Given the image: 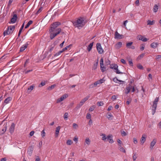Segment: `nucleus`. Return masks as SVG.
<instances>
[{
    "label": "nucleus",
    "mask_w": 161,
    "mask_h": 161,
    "mask_svg": "<svg viewBox=\"0 0 161 161\" xmlns=\"http://www.w3.org/2000/svg\"><path fill=\"white\" fill-rule=\"evenodd\" d=\"M117 142L118 143V145L119 146V147H122V146L123 144L122 142L119 139H118L117 140Z\"/></svg>",
    "instance_id": "nucleus-34"
},
{
    "label": "nucleus",
    "mask_w": 161,
    "mask_h": 161,
    "mask_svg": "<svg viewBox=\"0 0 161 161\" xmlns=\"http://www.w3.org/2000/svg\"><path fill=\"white\" fill-rule=\"evenodd\" d=\"M119 150L123 153H125L126 152L125 149L122 147H119Z\"/></svg>",
    "instance_id": "nucleus-50"
},
{
    "label": "nucleus",
    "mask_w": 161,
    "mask_h": 161,
    "mask_svg": "<svg viewBox=\"0 0 161 161\" xmlns=\"http://www.w3.org/2000/svg\"><path fill=\"white\" fill-rule=\"evenodd\" d=\"M121 134L122 135V136H126L127 135L126 132L124 131H121Z\"/></svg>",
    "instance_id": "nucleus-62"
},
{
    "label": "nucleus",
    "mask_w": 161,
    "mask_h": 161,
    "mask_svg": "<svg viewBox=\"0 0 161 161\" xmlns=\"http://www.w3.org/2000/svg\"><path fill=\"white\" fill-rule=\"evenodd\" d=\"M17 18V15L16 14H14L11 19L10 21L9 22V23H14L15 22Z\"/></svg>",
    "instance_id": "nucleus-6"
},
{
    "label": "nucleus",
    "mask_w": 161,
    "mask_h": 161,
    "mask_svg": "<svg viewBox=\"0 0 161 161\" xmlns=\"http://www.w3.org/2000/svg\"><path fill=\"white\" fill-rule=\"evenodd\" d=\"M27 43L25 44L24 45H23V46L20 47L19 52H22L27 47Z\"/></svg>",
    "instance_id": "nucleus-14"
},
{
    "label": "nucleus",
    "mask_w": 161,
    "mask_h": 161,
    "mask_svg": "<svg viewBox=\"0 0 161 161\" xmlns=\"http://www.w3.org/2000/svg\"><path fill=\"white\" fill-rule=\"evenodd\" d=\"M141 40L143 42H145L147 41L148 39H147L144 36H143V38H141Z\"/></svg>",
    "instance_id": "nucleus-52"
},
{
    "label": "nucleus",
    "mask_w": 161,
    "mask_h": 161,
    "mask_svg": "<svg viewBox=\"0 0 161 161\" xmlns=\"http://www.w3.org/2000/svg\"><path fill=\"white\" fill-rule=\"evenodd\" d=\"M59 42V40L57 39L53 43V44L52 45L54 46H55Z\"/></svg>",
    "instance_id": "nucleus-46"
},
{
    "label": "nucleus",
    "mask_w": 161,
    "mask_h": 161,
    "mask_svg": "<svg viewBox=\"0 0 161 161\" xmlns=\"http://www.w3.org/2000/svg\"><path fill=\"white\" fill-rule=\"evenodd\" d=\"M15 124L14 123H12L9 129V132L11 134L13 133L14 132L15 128Z\"/></svg>",
    "instance_id": "nucleus-9"
},
{
    "label": "nucleus",
    "mask_w": 161,
    "mask_h": 161,
    "mask_svg": "<svg viewBox=\"0 0 161 161\" xmlns=\"http://www.w3.org/2000/svg\"><path fill=\"white\" fill-rule=\"evenodd\" d=\"M68 114L67 113H65L64 116V119L65 120H67L68 117Z\"/></svg>",
    "instance_id": "nucleus-49"
},
{
    "label": "nucleus",
    "mask_w": 161,
    "mask_h": 161,
    "mask_svg": "<svg viewBox=\"0 0 161 161\" xmlns=\"http://www.w3.org/2000/svg\"><path fill=\"white\" fill-rule=\"evenodd\" d=\"M105 81V80L104 79V78H103L102 79H101L97 81L98 82V84H101L103 83Z\"/></svg>",
    "instance_id": "nucleus-40"
},
{
    "label": "nucleus",
    "mask_w": 161,
    "mask_h": 161,
    "mask_svg": "<svg viewBox=\"0 0 161 161\" xmlns=\"http://www.w3.org/2000/svg\"><path fill=\"white\" fill-rule=\"evenodd\" d=\"M131 89H132V90H131L132 92H134L135 90H137V92H138V89L136 87V89H135V86H132L131 85Z\"/></svg>",
    "instance_id": "nucleus-37"
},
{
    "label": "nucleus",
    "mask_w": 161,
    "mask_h": 161,
    "mask_svg": "<svg viewBox=\"0 0 161 161\" xmlns=\"http://www.w3.org/2000/svg\"><path fill=\"white\" fill-rule=\"evenodd\" d=\"M96 47L99 53L102 54L103 53V50L101 47L100 43H98L97 44Z\"/></svg>",
    "instance_id": "nucleus-4"
},
{
    "label": "nucleus",
    "mask_w": 161,
    "mask_h": 161,
    "mask_svg": "<svg viewBox=\"0 0 161 161\" xmlns=\"http://www.w3.org/2000/svg\"><path fill=\"white\" fill-rule=\"evenodd\" d=\"M56 86V85L55 84L52 85L51 86H49L47 88V89L48 90H51L53 89Z\"/></svg>",
    "instance_id": "nucleus-41"
},
{
    "label": "nucleus",
    "mask_w": 161,
    "mask_h": 161,
    "mask_svg": "<svg viewBox=\"0 0 161 161\" xmlns=\"http://www.w3.org/2000/svg\"><path fill=\"white\" fill-rule=\"evenodd\" d=\"M108 114L107 116L108 119L110 120H112L113 118V116L111 115L110 113H108Z\"/></svg>",
    "instance_id": "nucleus-38"
},
{
    "label": "nucleus",
    "mask_w": 161,
    "mask_h": 161,
    "mask_svg": "<svg viewBox=\"0 0 161 161\" xmlns=\"http://www.w3.org/2000/svg\"><path fill=\"white\" fill-rule=\"evenodd\" d=\"M29 59H27L25 63L24 64V67L25 68L27 64L29 62Z\"/></svg>",
    "instance_id": "nucleus-59"
},
{
    "label": "nucleus",
    "mask_w": 161,
    "mask_h": 161,
    "mask_svg": "<svg viewBox=\"0 0 161 161\" xmlns=\"http://www.w3.org/2000/svg\"><path fill=\"white\" fill-rule=\"evenodd\" d=\"M33 23V21L32 20H30L28 22V23H27V24L26 25L25 27V29H26L27 28H28L29 26L31 25V24Z\"/></svg>",
    "instance_id": "nucleus-32"
},
{
    "label": "nucleus",
    "mask_w": 161,
    "mask_h": 161,
    "mask_svg": "<svg viewBox=\"0 0 161 161\" xmlns=\"http://www.w3.org/2000/svg\"><path fill=\"white\" fill-rule=\"evenodd\" d=\"M98 59H97V62L93 64L92 67V69L95 70L97 69L98 63Z\"/></svg>",
    "instance_id": "nucleus-31"
},
{
    "label": "nucleus",
    "mask_w": 161,
    "mask_h": 161,
    "mask_svg": "<svg viewBox=\"0 0 161 161\" xmlns=\"http://www.w3.org/2000/svg\"><path fill=\"white\" fill-rule=\"evenodd\" d=\"M135 3L136 4V5L137 6H139V0H136L135 2Z\"/></svg>",
    "instance_id": "nucleus-64"
},
{
    "label": "nucleus",
    "mask_w": 161,
    "mask_h": 161,
    "mask_svg": "<svg viewBox=\"0 0 161 161\" xmlns=\"http://www.w3.org/2000/svg\"><path fill=\"white\" fill-rule=\"evenodd\" d=\"M41 136L43 138L45 136V133L44 130H42L41 132Z\"/></svg>",
    "instance_id": "nucleus-55"
},
{
    "label": "nucleus",
    "mask_w": 161,
    "mask_h": 161,
    "mask_svg": "<svg viewBox=\"0 0 161 161\" xmlns=\"http://www.w3.org/2000/svg\"><path fill=\"white\" fill-rule=\"evenodd\" d=\"M9 28H7V29L3 33V35L4 36H5L6 35H8L10 34V32H9Z\"/></svg>",
    "instance_id": "nucleus-21"
},
{
    "label": "nucleus",
    "mask_w": 161,
    "mask_h": 161,
    "mask_svg": "<svg viewBox=\"0 0 161 161\" xmlns=\"http://www.w3.org/2000/svg\"><path fill=\"white\" fill-rule=\"evenodd\" d=\"M103 104H104L103 103L101 102H98L97 103V105L98 106H102L103 105Z\"/></svg>",
    "instance_id": "nucleus-51"
},
{
    "label": "nucleus",
    "mask_w": 161,
    "mask_h": 161,
    "mask_svg": "<svg viewBox=\"0 0 161 161\" xmlns=\"http://www.w3.org/2000/svg\"><path fill=\"white\" fill-rule=\"evenodd\" d=\"M61 31V29L59 28L57 31H49L50 34V37L51 40H53L55 36L60 33Z\"/></svg>",
    "instance_id": "nucleus-2"
},
{
    "label": "nucleus",
    "mask_w": 161,
    "mask_h": 161,
    "mask_svg": "<svg viewBox=\"0 0 161 161\" xmlns=\"http://www.w3.org/2000/svg\"><path fill=\"white\" fill-rule=\"evenodd\" d=\"M114 38L115 39H121L124 38V36L119 34L117 31H116L115 32Z\"/></svg>",
    "instance_id": "nucleus-5"
},
{
    "label": "nucleus",
    "mask_w": 161,
    "mask_h": 161,
    "mask_svg": "<svg viewBox=\"0 0 161 161\" xmlns=\"http://www.w3.org/2000/svg\"><path fill=\"white\" fill-rule=\"evenodd\" d=\"M89 97V96H87L85 98L81 101L80 102V103L83 105V103L88 99Z\"/></svg>",
    "instance_id": "nucleus-19"
},
{
    "label": "nucleus",
    "mask_w": 161,
    "mask_h": 161,
    "mask_svg": "<svg viewBox=\"0 0 161 161\" xmlns=\"http://www.w3.org/2000/svg\"><path fill=\"white\" fill-rule=\"evenodd\" d=\"M24 25H25V22H24L23 24L22 25V26L20 28V29L19 30V33H18V37H19L20 35V34L21 33V32H22V30L23 29L24 27Z\"/></svg>",
    "instance_id": "nucleus-18"
},
{
    "label": "nucleus",
    "mask_w": 161,
    "mask_h": 161,
    "mask_svg": "<svg viewBox=\"0 0 161 161\" xmlns=\"http://www.w3.org/2000/svg\"><path fill=\"white\" fill-rule=\"evenodd\" d=\"M102 136H103L102 138V140L103 141H106L107 138L106 137L105 135L103 134H102Z\"/></svg>",
    "instance_id": "nucleus-48"
},
{
    "label": "nucleus",
    "mask_w": 161,
    "mask_h": 161,
    "mask_svg": "<svg viewBox=\"0 0 161 161\" xmlns=\"http://www.w3.org/2000/svg\"><path fill=\"white\" fill-rule=\"evenodd\" d=\"M47 82V81H42L41 83L39 85L38 87H42L45 85V84Z\"/></svg>",
    "instance_id": "nucleus-22"
},
{
    "label": "nucleus",
    "mask_w": 161,
    "mask_h": 161,
    "mask_svg": "<svg viewBox=\"0 0 161 161\" xmlns=\"http://www.w3.org/2000/svg\"><path fill=\"white\" fill-rule=\"evenodd\" d=\"M137 67L138 69H143V67L140 64H138L137 65Z\"/></svg>",
    "instance_id": "nucleus-42"
},
{
    "label": "nucleus",
    "mask_w": 161,
    "mask_h": 161,
    "mask_svg": "<svg viewBox=\"0 0 161 161\" xmlns=\"http://www.w3.org/2000/svg\"><path fill=\"white\" fill-rule=\"evenodd\" d=\"M145 53H143L140 54L138 57L137 59H140L141 58H143L145 55Z\"/></svg>",
    "instance_id": "nucleus-44"
},
{
    "label": "nucleus",
    "mask_w": 161,
    "mask_h": 161,
    "mask_svg": "<svg viewBox=\"0 0 161 161\" xmlns=\"http://www.w3.org/2000/svg\"><path fill=\"white\" fill-rule=\"evenodd\" d=\"M1 92H2L3 94L0 97V102L1 101L3 100V98L5 97L7 93L6 92L4 91H2L1 90Z\"/></svg>",
    "instance_id": "nucleus-12"
},
{
    "label": "nucleus",
    "mask_w": 161,
    "mask_h": 161,
    "mask_svg": "<svg viewBox=\"0 0 161 161\" xmlns=\"http://www.w3.org/2000/svg\"><path fill=\"white\" fill-rule=\"evenodd\" d=\"M61 23L60 22H56L52 24L50 27L49 31H57L59 28H57L58 26L60 25Z\"/></svg>",
    "instance_id": "nucleus-3"
},
{
    "label": "nucleus",
    "mask_w": 161,
    "mask_h": 161,
    "mask_svg": "<svg viewBox=\"0 0 161 161\" xmlns=\"http://www.w3.org/2000/svg\"><path fill=\"white\" fill-rule=\"evenodd\" d=\"M112 137H113V136H112V135H109L107 137V140L108 141L110 139H111V138H112Z\"/></svg>",
    "instance_id": "nucleus-63"
},
{
    "label": "nucleus",
    "mask_w": 161,
    "mask_h": 161,
    "mask_svg": "<svg viewBox=\"0 0 161 161\" xmlns=\"http://www.w3.org/2000/svg\"><path fill=\"white\" fill-rule=\"evenodd\" d=\"M158 9V6L157 4H155L153 8V11L154 12H157Z\"/></svg>",
    "instance_id": "nucleus-26"
},
{
    "label": "nucleus",
    "mask_w": 161,
    "mask_h": 161,
    "mask_svg": "<svg viewBox=\"0 0 161 161\" xmlns=\"http://www.w3.org/2000/svg\"><path fill=\"white\" fill-rule=\"evenodd\" d=\"M118 65L115 64H110V68L114 69Z\"/></svg>",
    "instance_id": "nucleus-30"
},
{
    "label": "nucleus",
    "mask_w": 161,
    "mask_h": 161,
    "mask_svg": "<svg viewBox=\"0 0 161 161\" xmlns=\"http://www.w3.org/2000/svg\"><path fill=\"white\" fill-rule=\"evenodd\" d=\"M131 84H129L128 86H126L125 88V90L128 91L130 92L131 89Z\"/></svg>",
    "instance_id": "nucleus-33"
},
{
    "label": "nucleus",
    "mask_w": 161,
    "mask_h": 161,
    "mask_svg": "<svg viewBox=\"0 0 161 161\" xmlns=\"http://www.w3.org/2000/svg\"><path fill=\"white\" fill-rule=\"evenodd\" d=\"M105 64L107 65H110V64H111L110 61V60L109 59H107L106 60H105Z\"/></svg>",
    "instance_id": "nucleus-45"
},
{
    "label": "nucleus",
    "mask_w": 161,
    "mask_h": 161,
    "mask_svg": "<svg viewBox=\"0 0 161 161\" xmlns=\"http://www.w3.org/2000/svg\"><path fill=\"white\" fill-rule=\"evenodd\" d=\"M12 98L10 97H7V98H6L4 101V103H5L6 104L8 103L11 100Z\"/></svg>",
    "instance_id": "nucleus-23"
},
{
    "label": "nucleus",
    "mask_w": 161,
    "mask_h": 161,
    "mask_svg": "<svg viewBox=\"0 0 161 161\" xmlns=\"http://www.w3.org/2000/svg\"><path fill=\"white\" fill-rule=\"evenodd\" d=\"M7 125H4L3 127L1 129H0V135L2 136L3 134L4 133L6 130L7 129Z\"/></svg>",
    "instance_id": "nucleus-7"
},
{
    "label": "nucleus",
    "mask_w": 161,
    "mask_h": 161,
    "mask_svg": "<svg viewBox=\"0 0 161 161\" xmlns=\"http://www.w3.org/2000/svg\"><path fill=\"white\" fill-rule=\"evenodd\" d=\"M55 46H53V45H52L51 46L50 48L49 49V52H51L53 51L54 47Z\"/></svg>",
    "instance_id": "nucleus-58"
},
{
    "label": "nucleus",
    "mask_w": 161,
    "mask_h": 161,
    "mask_svg": "<svg viewBox=\"0 0 161 161\" xmlns=\"http://www.w3.org/2000/svg\"><path fill=\"white\" fill-rule=\"evenodd\" d=\"M34 87V86L33 85L29 87L28 88L27 90H30V92H31L32 90H33Z\"/></svg>",
    "instance_id": "nucleus-53"
},
{
    "label": "nucleus",
    "mask_w": 161,
    "mask_h": 161,
    "mask_svg": "<svg viewBox=\"0 0 161 161\" xmlns=\"http://www.w3.org/2000/svg\"><path fill=\"white\" fill-rule=\"evenodd\" d=\"M60 129V126H58L56 127L55 134V136L57 137L58 136Z\"/></svg>",
    "instance_id": "nucleus-15"
},
{
    "label": "nucleus",
    "mask_w": 161,
    "mask_h": 161,
    "mask_svg": "<svg viewBox=\"0 0 161 161\" xmlns=\"http://www.w3.org/2000/svg\"><path fill=\"white\" fill-rule=\"evenodd\" d=\"M147 137V136L145 134L142 135V137L141 138L140 141L141 142V144L143 145L146 141V138Z\"/></svg>",
    "instance_id": "nucleus-10"
},
{
    "label": "nucleus",
    "mask_w": 161,
    "mask_h": 161,
    "mask_svg": "<svg viewBox=\"0 0 161 161\" xmlns=\"http://www.w3.org/2000/svg\"><path fill=\"white\" fill-rule=\"evenodd\" d=\"M100 69L102 72H103L106 70V68L104 66H100Z\"/></svg>",
    "instance_id": "nucleus-43"
},
{
    "label": "nucleus",
    "mask_w": 161,
    "mask_h": 161,
    "mask_svg": "<svg viewBox=\"0 0 161 161\" xmlns=\"http://www.w3.org/2000/svg\"><path fill=\"white\" fill-rule=\"evenodd\" d=\"M100 66L103 65V58H102L100 61Z\"/></svg>",
    "instance_id": "nucleus-60"
},
{
    "label": "nucleus",
    "mask_w": 161,
    "mask_h": 161,
    "mask_svg": "<svg viewBox=\"0 0 161 161\" xmlns=\"http://www.w3.org/2000/svg\"><path fill=\"white\" fill-rule=\"evenodd\" d=\"M118 65L117 67L114 69V71L117 74H124L126 75V74L125 73H123L121 72L118 69Z\"/></svg>",
    "instance_id": "nucleus-13"
},
{
    "label": "nucleus",
    "mask_w": 161,
    "mask_h": 161,
    "mask_svg": "<svg viewBox=\"0 0 161 161\" xmlns=\"http://www.w3.org/2000/svg\"><path fill=\"white\" fill-rule=\"evenodd\" d=\"M158 45L157 43L153 42L151 44V47L153 48H155Z\"/></svg>",
    "instance_id": "nucleus-24"
},
{
    "label": "nucleus",
    "mask_w": 161,
    "mask_h": 161,
    "mask_svg": "<svg viewBox=\"0 0 161 161\" xmlns=\"http://www.w3.org/2000/svg\"><path fill=\"white\" fill-rule=\"evenodd\" d=\"M64 100V97H62H62L60 98H58L57 100V103H60L61 102L63 101Z\"/></svg>",
    "instance_id": "nucleus-39"
},
{
    "label": "nucleus",
    "mask_w": 161,
    "mask_h": 161,
    "mask_svg": "<svg viewBox=\"0 0 161 161\" xmlns=\"http://www.w3.org/2000/svg\"><path fill=\"white\" fill-rule=\"evenodd\" d=\"M156 143V140L155 139H153L150 143V148L151 149H152L153 148V147Z\"/></svg>",
    "instance_id": "nucleus-11"
},
{
    "label": "nucleus",
    "mask_w": 161,
    "mask_h": 161,
    "mask_svg": "<svg viewBox=\"0 0 161 161\" xmlns=\"http://www.w3.org/2000/svg\"><path fill=\"white\" fill-rule=\"evenodd\" d=\"M87 22L86 20L84 18L81 17H80L75 21H72L74 26L79 29H81Z\"/></svg>",
    "instance_id": "nucleus-1"
},
{
    "label": "nucleus",
    "mask_w": 161,
    "mask_h": 161,
    "mask_svg": "<svg viewBox=\"0 0 161 161\" xmlns=\"http://www.w3.org/2000/svg\"><path fill=\"white\" fill-rule=\"evenodd\" d=\"M86 118L87 119H91V115L90 113H88L87 114Z\"/></svg>",
    "instance_id": "nucleus-57"
},
{
    "label": "nucleus",
    "mask_w": 161,
    "mask_h": 161,
    "mask_svg": "<svg viewBox=\"0 0 161 161\" xmlns=\"http://www.w3.org/2000/svg\"><path fill=\"white\" fill-rule=\"evenodd\" d=\"M98 84V82L96 81L94 83L91 84V85H90V87L91 88H93L94 87L96 86H97V84Z\"/></svg>",
    "instance_id": "nucleus-28"
},
{
    "label": "nucleus",
    "mask_w": 161,
    "mask_h": 161,
    "mask_svg": "<svg viewBox=\"0 0 161 161\" xmlns=\"http://www.w3.org/2000/svg\"><path fill=\"white\" fill-rule=\"evenodd\" d=\"M158 97H156L153 103H155L156 104H157L158 102Z\"/></svg>",
    "instance_id": "nucleus-61"
},
{
    "label": "nucleus",
    "mask_w": 161,
    "mask_h": 161,
    "mask_svg": "<svg viewBox=\"0 0 161 161\" xmlns=\"http://www.w3.org/2000/svg\"><path fill=\"white\" fill-rule=\"evenodd\" d=\"M98 84V82L96 81L94 83L91 84V85H90V87L91 88H93L94 87L96 86H97V84Z\"/></svg>",
    "instance_id": "nucleus-29"
},
{
    "label": "nucleus",
    "mask_w": 161,
    "mask_h": 161,
    "mask_svg": "<svg viewBox=\"0 0 161 161\" xmlns=\"http://www.w3.org/2000/svg\"><path fill=\"white\" fill-rule=\"evenodd\" d=\"M15 25H10L8 27V28H9V30H10V31H12V32L15 29Z\"/></svg>",
    "instance_id": "nucleus-25"
},
{
    "label": "nucleus",
    "mask_w": 161,
    "mask_h": 161,
    "mask_svg": "<svg viewBox=\"0 0 161 161\" xmlns=\"http://www.w3.org/2000/svg\"><path fill=\"white\" fill-rule=\"evenodd\" d=\"M62 53V52L60 51H59L58 52L56 53L54 55V57H56L60 55Z\"/></svg>",
    "instance_id": "nucleus-56"
},
{
    "label": "nucleus",
    "mask_w": 161,
    "mask_h": 161,
    "mask_svg": "<svg viewBox=\"0 0 161 161\" xmlns=\"http://www.w3.org/2000/svg\"><path fill=\"white\" fill-rule=\"evenodd\" d=\"M33 148L32 147H30L28 150V153L29 154L31 155L32 152Z\"/></svg>",
    "instance_id": "nucleus-35"
},
{
    "label": "nucleus",
    "mask_w": 161,
    "mask_h": 161,
    "mask_svg": "<svg viewBox=\"0 0 161 161\" xmlns=\"http://www.w3.org/2000/svg\"><path fill=\"white\" fill-rule=\"evenodd\" d=\"M85 142L87 144L89 145L90 143V141L89 138H87L86 139Z\"/></svg>",
    "instance_id": "nucleus-54"
},
{
    "label": "nucleus",
    "mask_w": 161,
    "mask_h": 161,
    "mask_svg": "<svg viewBox=\"0 0 161 161\" xmlns=\"http://www.w3.org/2000/svg\"><path fill=\"white\" fill-rule=\"evenodd\" d=\"M122 45V43L121 42H118L115 45L116 48L118 49H119L121 47Z\"/></svg>",
    "instance_id": "nucleus-17"
},
{
    "label": "nucleus",
    "mask_w": 161,
    "mask_h": 161,
    "mask_svg": "<svg viewBox=\"0 0 161 161\" xmlns=\"http://www.w3.org/2000/svg\"><path fill=\"white\" fill-rule=\"evenodd\" d=\"M42 9L43 7H41L37 11L36 14H37L39 13H40L42 11Z\"/></svg>",
    "instance_id": "nucleus-47"
},
{
    "label": "nucleus",
    "mask_w": 161,
    "mask_h": 161,
    "mask_svg": "<svg viewBox=\"0 0 161 161\" xmlns=\"http://www.w3.org/2000/svg\"><path fill=\"white\" fill-rule=\"evenodd\" d=\"M157 104H156L155 103H153L152 109V114L153 115L156 112V110L157 107Z\"/></svg>",
    "instance_id": "nucleus-8"
},
{
    "label": "nucleus",
    "mask_w": 161,
    "mask_h": 161,
    "mask_svg": "<svg viewBox=\"0 0 161 161\" xmlns=\"http://www.w3.org/2000/svg\"><path fill=\"white\" fill-rule=\"evenodd\" d=\"M133 42H129L126 43V47L128 48H129L132 45Z\"/></svg>",
    "instance_id": "nucleus-36"
},
{
    "label": "nucleus",
    "mask_w": 161,
    "mask_h": 161,
    "mask_svg": "<svg viewBox=\"0 0 161 161\" xmlns=\"http://www.w3.org/2000/svg\"><path fill=\"white\" fill-rule=\"evenodd\" d=\"M147 25H152L154 24L155 21L154 20L151 21L148 20L147 21Z\"/></svg>",
    "instance_id": "nucleus-27"
},
{
    "label": "nucleus",
    "mask_w": 161,
    "mask_h": 161,
    "mask_svg": "<svg viewBox=\"0 0 161 161\" xmlns=\"http://www.w3.org/2000/svg\"><path fill=\"white\" fill-rule=\"evenodd\" d=\"M94 42H93L91 43H90L89 45L87 47V50L88 52H90L92 49L93 45Z\"/></svg>",
    "instance_id": "nucleus-16"
},
{
    "label": "nucleus",
    "mask_w": 161,
    "mask_h": 161,
    "mask_svg": "<svg viewBox=\"0 0 161 161\" xmlns=\"http://www.w3.org/2000/svg\"><path fill=\"white\" fill-rule=\"evenodd\" d=\"M113 81L117 83V81H118L119 82H122L123 83H125V82L121 80H118L116 77H114L113 80Z\"/></svg>",
    "instance_id": "nucleus-20"
}]
</instances>
